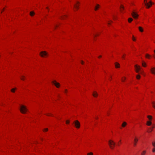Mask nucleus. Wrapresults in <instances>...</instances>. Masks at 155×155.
Here are the masks:
<instances>
[{
  "mask_svg": "<svg viewBox=\"0 0 155 155\" xmlns=\"http://www.w3.org/2000/svg\"><path fill=\"white\" fill-rule=\"evenodd\" d=\"M147 118L150 120H151L152 118V116L150 115H148L147 116Z\"/></svg>",
  "mask_w": 155,
  "mask_h": 155,
  "instance_id": "obj_20",
  "label": "nucleus"
},
{
  "mask_svg": "<svg viewBox=\"0 0 155 155\" xmlns=\"http://www.w3.org/2000/svg\"><path fill=\"white\" fill-rule=\"evenodd\" d=\"M133 20V19L131 18H129L128 19V21L129 23L131 22Z\"/></svg>",
  "mask_w": 155,
  "mask_h": 155,
  "instance_id": "obj_23",
  "label": "nucleus"
},
{
  "mask_svg": "<svg viewBox=\"0 0 155 155\" xmlns=\"http://www.w3.org/2000/svg\"><path fill=\"white\" fill-rule=\"evenodd\" d=\"M46 8H47V9H48V7H47Z\"/></svg>",
  "mask_w": 155,
  "mask_h": 155,
  "instance_id": "obj_51",
  "label": "nucleus"
},
{
  "mask_svg": "<svg viewBox=\"0 0 155 155\" xmlns=\"http://www.w3.org/2000/svg\"><path fill=\"white\" fill-rule=\"evenodd\" d=\"M115 67L117 68H119L120 67V64L119 63L116 62L115 63Z\"/></svg>",
  "mask_w": 155,
  "mask_h": 155,
  "instance_id": "obj_11",
  "label": "nucleus"
},
{
  "mask_svg": "<svg viewBox=\"0 0 155 155\" xmlns=\"http://www.w3.org/2000/svg\"><path fill=\"white\" fill-rule=\"evenodd\" d=\"M48 130V128L44 129L43 130V131H47Z\"/></svg>",
  "mask_w": 155,
  "mask_h": 155,
  "instance_id": "obj_34",
  "label": "nucleus"
},
{
  "mask_svg": "<svg viewBox=\"0 0 155 155\" xmlns=\"http://www.w3.org/2000/svg\"><path fill=\"white\" fill-rule=\"evenodd\" d=\"M154 58H155V57H154Z\"/></svg>",
  "mask_w": 155,
  "mask_h": 155,
  "instance_id": "obj_52",
  "label": "nucleus"
},
{
  "mask_svg": "<svg viewBox=\"0 0 155 155\" xmlns=\"http://www.w3.org/2000/svg\"><path fill=\"white\" fill-rule=\"evenodd\" d=\"M135 67L136 69V72L138 73L140 69V68L139 66H138L137 65H135Z\"/></svg>",
  "mask_w": 155,
  "mask_h": 155,
  "instance_id": "obj_7",
  "label": "nucleus"
},
{
  "mask_svg": "<svg viewBox=\"0 0 155 155\" xmlns=\"http://www.w3.org/2000/svg\"><path fill=\"white\" fill-rule=\"evenodd\" d=\"M109 144L111 149H113L115 143L113 140H110L109 141Z\"/></svg>",
  "mask_w": 155,
  "mask_h": 155,
  "instance_id": "obj_3",
  "label": "nucleus"
},
{
  "mask_svg": "<svg viewBox=\"0 0 155 155\" xmlns=\"http://www.w3.org/2000/svg\"><path fill=\"white\" fill-rule=\"evenodd\" d=\"M110 22H112V21H110ZM108 25H110V21H109V22H108Z\"/></svg>",
  "mask_w": 155,
  "mask_h": 155,
  "instance_id": "obj_37",
  "label": "nucleus"
},
{
  "mask_svg": "<svg viewBox=\"0 0 155 155\" xmlns=\"http://www.w3.org/2000/svg\"><path fill=\"white\" fill-rule=\"evenodd\" d=\"M146 153V150H143L141 153V155H144Z\"/></svg>",
  "mask_w": 155,
  "mask_h": 155,
  "instance_id": "obj_24",
  "label": "nucleus"
},
{
  "mask_svg": "<svg viewBox=\"0 0 155 155\" xmlns=\"http://www.w3.org/2000/svg\"><path fill=\"white\" fill-rule=\"evenodd\" d=\"M120 11L122 12L123 10L124 9V6L123 5H121L120 7Z\"/></svg>",
  "mask_w": 155,
  "mask_h": 155,
  "instance_id": "obj_17",
  "label": "nucleus"
},
{
  "mask_svg": "<svg viewBox=\"0 0 155 155\" xmlns=\"http://www.w3.org/2000/svg\"><path fill=\"white\" fill-rule=\"evenodd\" d=\"M154 127H152V128H154Z\"/></svg>",
  "mask_w": 155,
  "mask_h": 155,
  "instance_id": "obj_46",
  "label": "nucleus"
},
{
  "mask_svg": "<svg viewBox=\"0 0 155 155\" xmlns=\"http://www.w3.org/2000/svg\"><path fill=\"white\" fill-rule=\"evenodd\" d=\"M152 128H150V130H149L148 131V132L150 133V132H152Z\"/></svg>",
  "mask_w": 155,
  "mask_h": 155,
  "instance_id": "obj_30",
  "label": "nucleus"
},
{
  "mask_svg": "<svg viewBox=\"0 0 155 155\" xmlns=\"http://www.w3.org/2000/svg\"><path fill=\"white\" fill-rule=\"evenodd\" d=\"M132 39L134 41H135L136 40V39L134 38V37L133 35Z\"/></svg>",
  "mask_w": 155,
  "mask_h": 155,
  "instance_id": "obj_31",
  "label": "nucleus"
},
{
  "mask_svg": "<svg viewBox=\"0 0 155 155\" xmlns=\"http://www.w3.org/2000/svg\"><path fill=\"white\" fill-rule=\"evenodd\" d=\"M52 83L54 84L57 87H59L60 86V84L57 82L55 81H53L52 82Z\"/></svg>",
  "mask_w": 155,
  "mask_h": 155,
  "instance_id": "obj_8",
  "label": "nucleus"
},
{
  "mask_svg": "<svg viewBox=\"0 0 155 155\" xmlns=\"http://www.w3.org/2000/svg\"><path fill=\"white\" fill-rule=\"evenodd\" d=\"M67 89H65V91H64V92L65 93H66L67 92Z\"/></svg>",
  "mask_w": 155,
  "mask_h": 155,
  "instance_id": "obj_38",
  "label": "nucleus"
},
{
  "mask_svg": "<svg viewBox=\"0 0 155 155\" xmlns=\"http://www.w3.org/2000/svg\"><path fill=\"white\" fill-rule=\"evenodd\" d=\"M93 95L94 97H97L98 95L97 92H94L93 94Z\"/></svg>",
  "mask_w": 155,
  "mask_h": 155,
  "instance_id": "obj_16",
  "label": "nucleus"
},
{
  "mask_svg": "<svg viewBox=\"0 0 155 155\" xmlns=\"http://www.w3.org/2000/svg\"><path fill=\"white\" fill-rule=\"evenodd\" d=\"M16 89V88H13V89H11V91L12 92H15V89Z\"/></svg>",
  "mask_w": 155,
  "mask_h": 155,
  "instance_id": "obj_29",
  "label": "nucleus"
},
{
  "mask_svg": "<svg viewBox=\"0 0 155 155\" xmlns=\"http://www.w3.org/2000/svg\"><path fill=\"white\" fill-rule=\"evenodd\" d=\"M151 73L154 74H155V68H152L150 69Z\"/></svg>",
  "mask_w": 155,
  "mask_h": 155,
  "instance_id": "obj_9",
  "label": "nucleus"
},
{
  "mask_svg": "<svg viewBox=\"0 0 155 155\" xmlns=\"http://www.w3.org/2000/svg\"><path fill=\"white\" fill-rule=\"evenodd\" d=\"M74 7L75 9L77 10L79 8V6L76 4L74 5Z\"/></svg>",
  "mask_w": 155,
  "mask_h": 155,
  "instance_id": "obj_15",
  "label": "nucleus"
},
{
  "mask_svg": "<svg viewBox=\"0 0 155 155\" xmlns=\"http://www.w3.org/2000/svg\"><path fill=\"white\" fill-rule=\"evenodd\" d=\"M145 56L146 58L149 59V58H150V57H151V56L148 54H146Z\"/></svg>",
  "mask_w": 155,
  "mask_h": 155,
  "instance_id": "obj_22",
  "label": "nucleus"
},
{
  "mask_svg": "<svg viewBox=\"0 0 155 155\" xmlns=\"http://www.w3.org/2000/svg\"><path fill=\"white\" fill-rule=\"evenodd\" d=\"M40 55L41 57H44L48 55V53L45 51H42L40 53Z\"/></svg>",
  "mask_w": 155,
  "mask_h": 155,
  "instance_id": "obj_6",
  "label": "nucleus"
},
{
  "mask_svg": "<svg viewBox=\"0 0 155 155\" xmlns=\"http://www.w3.org/2000/svg\"><path fill=\"white\" fill-rule=\"evenodd\" d=\"M77 4H78V3H79V2H77Z\"/></svg>",
  "mask_w": 155,
  "mask_h": 155,
  "instance_id": "obj_47",
  "label": "nucleus"
},
{
  "mask_svg": "<svg viewBox=\"0 0 155 155\" xmlns=\"http://www.w3.org/2000/svg\"><path fill=\"white\" fill-rule=\"evenodd\" d=\"M84 62L83 61H81V63L82 64H84Z\"/></svg>",
  "mask_w": 155,
  "mask_h": 155,
  "instance_id": "obj_39",
  "label": "nucleus"
},
{
  "mask_svg": "<svg viewBox=\"0 0 155 155\" xmlns=\"http://www.w3.org/2000/svg\"><path fill=\"white\" fill-rule=\"evenodd\" d=\"M101 56H99L98 57V58H101Z\"/></svg>",
  "mask_w": 155,
  "mask_h": 155,
  "instance_id": "obj_43",
  "label": "nucleus"
},
{
  "mask_svg": "<svg viewBox=\"0 0 155 155\" xmlns=\"http://www.w3.org/2000/svg\"><path fill=\"white\" fill-rule=\"evenodd\" d=\"M4 9H5L4 8L3 9V10L2 11H4Z\"/></svg>",
  "mask_w": 155,
  "mask_h": 155,
  "instance_id": "obj_48",
  "label": "nucleus"
},
{
  "mask_svg": "<svg viewBox=\"0 0 155 155\" xmlns=\"http://www.w3.org/2000/svg\"><path fill=\"white\" fill-rule=\"evenodd\" d=\"M58 25H54V27H55V28L57 27H58Z\"/></svg>",
  "mask_w": 155,
  "mask_h": 155,
  "instance_id": "obj_41",
  "label": "nucleus"
},
{
  "mask_svg": "<svg viewBox=\"0 0 155 155\" xmlns=\"http://www.w3.org/2000/svg\"><path fill=\"white\" fill-rule=\"evenodd\" d=\"M122 58L124 59V56H122Z\"/></svg>",
  "mask_w": 155,
  "mask_h": 155,
  "instance_id": "obj_44",
  "label": "nucleus"
},
{
  "mask_svg": "<svg viewBox=\"0 0 155 155\" xmlns=\"http://www.w3.org/2000/svg\"><path fill=\"white\" fill-rule=\"evenodd\" d=\"M100 5L99 4H97L95 8V10L97 11V9L100 7Z\"/></svg>",
  "mask_w": 155,
  "mask_h": 155,
  "instance_id": "obj_12",
  "label": "nucleus"
},
{
  "mask_svg": "<svg viewBox=\"0 0 155 155\" xmlns=\"http://www.w3.org/2000/svg\"><path fill=\"white\" fill-rule=\"evenodd\" d=\"M152 124V122L150 121H147V125L148 126H150Z\"/></svg>",
  "mask_w": 155,
  "mask_h": 155,
  "instance_id": "obj_14",
  "label": "nucleus"
},
{
  "mask_svg": "<svg viewBox=\"0 0 155 155\" xmlns=\"http://www.w3.org/2000/svg\"><path fill=\"white\" fill-rule=\"evenodd\" d=\"M144 2H145V5L146 6L147 8H150L152 5L153 4L151 1H150L149 3H147V0H144Z\"/></svg>",
  "mask_w": 155,
  "mask_h": 155,
  "instance_id": "obj_2",
  "label": "nucleus"
},
{
  "mask_svg": "<svg viewBox=\"0 0 155 155\" xmlns=\"http://www.w3.org/2000/svg\"><path fill=\"white\" fill-rule=\"evenodd\" d=\"M69 122H70V121H69V120H67L66 121V124H68L69 123Z\"/></svg>",
  "mask_w": 155,
  "mask_h": 155,
  "instance_id": "obj_35",
  "label": "nucleus"
},
{
  "mask_svg": "<svg viewBox=\"0 0 155 155\" xmlns=\"http://www.w3.org/2000/svg\"><path fill=\"white\" fill-rule=\"evenodd\" d=\"M152 145L153 147H155V141H153L152 142Z\"/></svg>",
  "mask_w": 155,
  "mask_h": 155,
  "instance_id": "obj_27",
  "label": "nucleus"
},
{
  "mask_svg": "<svg viewBox=\"0 0 155 155\" xmlns=\"http://www.w3.org/2000/svg\"><path fill=\"white\" fill-rule=\"evenodd\" d=\"M126 79V78L124 77V79H122V81L123 82H124V80H125Z\"/></svg>",
  "mask_w": 155,
  "mask_h": 155,
  "instance_id": "obj_36",
  "label": "nucleus"
},
{
  "mask_svg": "<svg viewBox=\"0 0 155 155\" xmlns=\"http://www.w3.org/2000/svg\"><path fill=\"white\" fill-rule=\"evenodd\" d=\"M131 15L135 19H137L138 17V14H137V13L134 11L132 12L131 13Z\"/></svg>",
  "mask_w": 155,
  "mask_h": 155,
  "instance_id": "obj_5",
  "label": "nucleus"
},
{
  "mask_svg": "<svg viewBox=\"0 0 155 155\" xmlns=\"http://www.w3.org/2000/svg\"><path fill=\"white\" fill-rule=\"evenodd\" d=\"M152 152L153 153L155 152V147H154L152 149Z\"/></svg>",
  "mask_w": 155,
  "mask_h": 155,
  "instance_id": "obj_33",
  "label": "nucleus"
},
{
  "mask_svg": "<svg viewBox=\"0 0 155 155\" xmlns=\"http://www.w3.org/2000/svg\"><path fill=\"white\" fill-rule=\"evenodd\" d=\"M152 104L153 107L155 109V102H153Z\"/></svg>",
  "mask_w": 155,
  "mask_h": 155,
  "instance_id": "obj_26",
  "label": "nucleus"
},
{
  "mask_svg": "<svg viewBox=\"0 0 155 155\" xmlns=\"http://www.w3.org/2000/svg\"><path fill=\"white\" fill-rule=\"evenodd\" d=\"M46 115L47 116H51V115H50L49 114H46Z\"/></svg>",
  "mask_w": 155,
  "mask_h": 155,
  "instance_id": "obj_40",
  "label": "nucleus"
},
{
  "mask_svg": "<svg viewBox=\"0 0 155 155\" xmlns=\"http://www.w3.org/2000/svg\"><path fill=\"white\" fill-rule=\"evenodd\" d=\"M74 124L75 127L77 128H79L80 127V124L79 121L76 120L74 121Z\"/></svg>",
  "mask_w": 155,
  "mask_h": 155,
  "instance_id": "obj_4",
  "label": "nucleus"
},
{
  "mask_svg": "<svg viewBox=\"0 0 155 155\" xmlns=\"http://www.w3.org/2000/svg\"><path fill=\"white\" fill-rule=\"evenodd\" d=\"M138 29L139 30V31L141 32H143V28L140 26H139L138 27Z\"/></svg>",
  "mask_w": 155,
  "mask_h": 155,
  "instance_id": "obj_13",
  "label": "nucleus"
},
{
  "mask_svg": "<svg viewBox=\"0 0 155 155\" xmlns=\"http://www.w3.org/2000/svg\"><path fill=\"white\" fill-rule=\"evenodd\" d=\"M96 119H98V117H96Z\"/></svg>",
  "mask_w": 155,
  "mask_h": 155,
  "instance_id": "obj_45",
  "label": "nucleus"
},
{
  "mask_svg": "<svg viewBox=\"0 0 155 155\" xmlns=\"http://www.w3.org/2000/svg\"><path fill=\"white\" fill-rule=\"evenodd\" d=\"M30 14L31 16H33L34 15L35 13L33 11L31 12H30Z\"/></svg>",
  "mask_w": 155,
  "mask_h": 155,
  "instance_id": "obj_21",
  "label": "nucleus"
},
{
  "mask_svg": "<svg viewBox=\"0 0 155 155\" xmlns=\"http://www.w3.org/2000/svg\"><path fill=\"white\" fill-rule=\"evenodd\" d=\"M142 65L143 67H146V64L145 62L143 61L142 63Z\"/></svg>",
  "mask_w": 155,
  "mask_h": 155,
  "instance_id": "obj_19",
  "label": "nucleus"
},
{
  "mask_svg": "<svg viewBox=\"0 0 155 155\" xmlns=\"http://www.w3.org/2000/svg\"><path fill=\"white\" fill-rule=\"evenodd\" d=\"M138 138H135L134 139V146H136V143L137 141H138Z\"/></svg>",
  "mask_w": 155,
  "mask_h": 155,
  "instance_id": "obj_10",
  "label": "nucleus"
},
{
  "mask_svg": "<svg viewBox=\"0 0 155 155\" xmlns=\"http://www.w3.org/2000/svg\"><path fill=\"white\" fill-rule=\"evenodd\" d=\"M126 125L127 123L126 122H124L122 124V126L123 127H124L126 126Z\"/></svg>",
  "mask_w": 155,
  "mask_h": 155,
  "instance_id": "obj_18",
  "label": "nucleus"
},
{
  "mask_svg": "<svg viewBox=\"0 0 155 155\" xmlns=\"http://www.w3.org/2000/svg\"><path fill=\"white\" fill-rule=\"evenodd\" d=\"M27 109L25 106L21 105V106L20 110L21 112L23 114H25L27 111Z\"/></svg>",
  "mask_w": 155,
  "mask_h": 155,
  "instance_id": "obj_1",
  "label": "nucleus"
},
{
  "mask_svg": "<svg viewBox=\"0 0 155 155\" xmlns=\"http://www.w3.org/2000/svg\"><path fill=\"white\" fill-rule=\"evenodd\" d=\"M64 17H63L62 18H63V19H64Z\"/></svg>",
  "mask_w": 155,
  "mask_h": 155,
  "instance_id": "obj_50",
  "label": "nucleus"
},
{
  "mask_svg": "<svg viewBox=\"0 0 155 155\" xmlns=\"http://www.w3.org/2000/svg\"><path fill=\"white\" fill-rule=\"evenodd\" d=\"M136 77L137 79H139L140 78V76L139 75H137Z\"/></svg>",
  "mask_w": 155,
  "mask_h": 155,
  "instance_id": "obj_25",
  "label": "nucleus"
},
{
  "mask_svg": "<svg viewBox=\"0 0 155 155\" xmlns=\"http://www.w3.org/2000/svg\"><path fill=\"white\" fill-rule=\"evenodd\" d=\"M87 155H93V153L92 152H90L88 153Z\"/></svg>",
  "mask_w": 155,
  "mask_h": 155,
  "instance_id": "obj_32",
  "label": "nucleus"
},
{
  "mask_svg": "<svg viewBox=\"0 0 155 155\" xmlns=\"http://www.w3.org/2000/svg\"><path fill=\"white\" fill-rule=\"evenodd\" d=\"M154 52L155 53V50H154Z\"/></svg>",
  "mask_w": 155,
  "mask_h": 155,
  "instance_id": "obj_49",
  "label": "nucleus"
},
{
  "mask_svg": "<svg viewBox=\"0 0 155 155\" xmlns=\"http://www.w3.org/2000/svg\"><path fill=\"white\" fill-rule=\"evenodd\" d=\"M25 78V77L23 76H22L21 77V80H24L25 79L24 78Z\"/></svg>",
  "mask_w": 155,
  "mask_h": 155,
  "instance_id": "obj_28",
  "label": "nucleus"
},
{
  "mask_svg": "<svg viewBox=\"0 0 155 155\" xmlns=\"http://www.w3.org/2000/svg\"><path fill=\"white\" fill-rule=\"evenodd\" d=\"M97 35H97H97H94V37H96L97 36Z\"/></svg>",
  "mask_w": 155,
  "mask_h": 155,
  "instance_id": "obj_42",
  "label": "nucleus"
}]
</instances>
